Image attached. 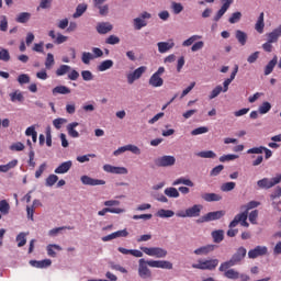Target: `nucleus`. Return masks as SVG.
I'll return each mask as SVG.
<instances>
[{"mask_svg":"<svg viewBox=\"0 0 281 281\" xmlns=\"http://www.w3.org/2000/svg\"><path fill=\"white\" fill-rule=\"evenodd\" d=\"M214 249H216V245L209 244V245L201 246L200 248L195 249L193 251V254H195V256H207L209 254H212V251H214Z\"/></svg>","mask_w":281,"mask_h":281,"instance_id":"nucleus-17","label":"nucleus"},{"mask_svg":"<svg viewBox=\"0 0 281 281\" xmlns=\"http://www.w3.org/2000/svg\"><path fill=\"white\" fill-rule=\"evenodd\" d=\"M188 186L189 188H194V182H192V180L190 179H186V178H179L177 179L172 186Z\"/></svg>","mask_w":281,"mask_h":281,"instance_id":"nucleus-39","label":"nucleus"},{"mask_svg":"<svg viewBox=\"0 0 281 281\" xmlns=\"http://www.w3.org/2000/svg\"><path fill=\"white\" fill-rule=\"evenodd\" d=\"M248 218L252 225H258V210L251 211Z\"/></svg>","mask_w":281,"mask_h":281,"instance_id":"nucleus-52","label":"nucleus"},{"mask_svg":"<svg viewBox=\"0 0 281 281\" xmlns=\"http://www.w3.org/2000/svg\"><path fill=\"white\" fill-rule=\"evenodd\" d=\"M10 98H11V102H23V100H25V98L23 97V93L18 91L10 93Z\"/></svg>","mask_w":281,"mask_h":281,"instance_id":"nucleus-46","label":"nucleus"},{"mask_svg":"<svg viewBox=\"0 0 281 281\" xmlns=\"http://www.w3.org/2000/svg\"><path fill=\"white\" fill-rule=\"evenodd\" d=\"M113 30V25L109 22H102L97 25V32L99 34H109Z\"/></svg>","mask_w":281,"mask_h":281,"instance_id":"nucleus-24","label":"nucleus"},{"mask_svg":"<svg viewBox=\"0 0 281 281\" xmlns=\"http://www.w3.org/2000/svg\"><path fill=\"white\" fill-rule=\"evenodd\" d=\"M71 166H74V162L71 160H67L65 162H61L56 169L55 175H67L68 170H71Z\"/></svg>","mask_w":281,"mask_h":281,"instance_id":"nucleus-18","label":"nucleus"},{"mask_svg":"<svg viewBox=\"0 0 281 281\" xmlns=\"http://www.w3.org/2000/svg\"><path fill=\"white\" fill-rule=\"evenodd\" d=\"M27 234L25 233H20L15 240L18 243V247H25L26 243H27V238H26Z\"/></svg>","mask_w":281,"mask_h":281,"instance_id":"nucleus-43","label":"nucleus"},{"mask_svg":"<svg viewBox=\"0 0 281 281\" xmlns=\"http://www.w3.org/2000/svg\"><path fill=\"white\" fill-rule=\"evenodd\" d=\"M10 150L21 153V150H25V145H23L21 142L14 143L10 146Z\"/></svg>","mask_w":281,"mask_h":281,"instance_id":"nucleus-58","label":"nucleus"},{"mask_svg":"<svg viewBox=\"0 0 281 281\" xmlns=\"http://www.w3.org/2000/svg\"><path fill=\"white\" fill-rule=\"evenodd\" d=\"M203 201H206V203H212L214 201H222L223 196L221 194L216 193H203L202 195Z\"/></svg>","mask_w":281,"mask_h":281,"instance_id":"nucleus-26","label":"nucleus"},{"mask_svg":"<svg viewBox=\"0 0 281 281\" xmlns=\"http://www.w3.org/2000/svg\"><path fill=\"white\" fill-rule=\"evenodd\" d=\"M166 74V68L164 66H160L156 72L151 75V77L148 80V85L150 87H154V89H157L159 87H164V76Z\"/></svg>","mask_w":281,"mask_h":281,"instance_id":"nucleus-5","label":"nucleus"},{"mask_svg":"<svg viewBox=\"0 0 281 281\" xmlns=\"http://www.w3.org/2000/svg\"><path fill=\"white\" fill-rule=\"evenodd\" d=\"M71 71V66L69 65H61L56 70V76H65L66 74H69Z\"/></svg>","mask_w":281,"mask_h":281,"instance_id":"nucleus-44","label":"nucleus"},{"mask_svg":"<svg viewBox=\"0 0 281 281\" xmlns=\"http://www.w3.org/2000/svg\"><path fill=\"white\" fill-rule=\"evenodd\" d=\"M140 251H143V254H146V256H151L154 258H166V256H168V250L161 247L142 246Z\"/></svg>","mask_w":281,"mask_h":281,"instance_id":"nucleus-7","label":"nucleus"},{"mask_svg":"<svg viewBox=\"0 0 281 281\" xmlns=\"http://www.w3.org/2000/svg\"><path fill=\"white\" fill-rule=\"evenodd\" d=\"M278 183H281V173H277L276 177L271 179L263 178L257 181V186L260 190H271V188L278 186Z\"/></svg>","mask_w":281,"mask_h":281,"instance_id":"nucleus-4","label":"nucleus"},{"mask_svg":"<svg viewBox=\"0 0 281 281\" xmlns=\"http://www.w3.org/2000/svg\"><path fill=\"white\" fill-rule=\"evenodd\" d=\"M199 38H201V36L199 35H192L191 37H189L188 40H186L182 45L183 47H190V45H192L195 41H199Z\"/></svg>","mask_w":281,"mask_h":281,"instance_id":"nucleus-60","label":"nucleus"},{"mask_svg":"<svg viewBox=\"0 0 281 281\" xmlns=\"http://www.w3.org/2000/svg\"><path fill=\"white\" fill-rule=\"evenodd\" d=\"M0 212L1 214L10 213V204L8 203V201L5 200L0 201Z\"/></svg>","mask_w":281,"mask_h":281,"instance_id":"nucleus-49","label":"nucleus"},{"mask_svg":"<svg viewBox=\"0 0 281 281\" xmlns=\"http://www.w3.org/2000/svg\"><path fill=\"white\" fill-rule=\"evenodd\" d=\"M225 278L228 280H238L240 278V272L236 271L235 269H226L224 271Z\"/></svg>","mask_w":281,"mask_h":281,"instance_id":"nucleus-32","label":"nucleus"},{"mask_svg":"<svg viewBox=\"0 0 281 281\" xmlns=\"http://www.w3.org/2000/svg\"><path fill=\"white\" fill-rule=\"evenodd\" d=\"M54 55L52 53H48L45 61L46 69H52V67H54Z\"/></svg>","mask_w":281,"mask_h":281,"instance_id":"nucleus-57","label":"nucleus"},{"mask_svg":"<svg viewBox=\"0 0 281 281\" xmlns=\"http://www.w3.org/2000/svg\"><path fill=\"white\" fill-rule=\"evenodd\" d=\"M68 93H71V89L67 86H57L53 89V95H68Z\"/></svg>","mask_w":281,"mask_h":281,"instance_id":"nucleus-30","label":"nucleus"},{"mask_svg":"<svg viewBox=\"0 0 281 281\" xmlns=\"http://www.w3.org/2000/svg\"><path fill=\"white\" fill-rule=\"evenodd\" d=\"M211 236H212L214 243H216V244L223 243V240L225 239V231H223V229L213 231L211 233Z\"/></svg>","mask_w":281,"mask_h":281,"instance_id":"nucleus-27","label":"nucleus"},{"mask_svg":"<svg viewBox=\"0 0 281 281\" xmlns=\"http://www.w3.org/2000/svg\"><path fill=\"white\" fill-rule=\"evenodd\" d=\"M229 5H232V0H223V5L214 16V21H221V18L229 10Z\"/></svg>","mask_w":281,"mask_h":281,"instance_id":"nucleus-21","label":"nucleus"},{"mask_svg":"<svg viewBox=\"0 0 281 281\" xmlns=\"http://www.w3.org/2000/svg\"><path fill=\"white\" fill-rule=\"evenodd\" d=\"M236 74H238V65H235V68L231 74V77L228 79H225V81L223 82V93H227V91H229V85H232V81L236 78Z\"/></svg>","mask_w":281,"mask_h":281,"instance_id":"nucleus-19","label":"nucleus"},{"mask_svg":"<svg viewBox=\"0 0 281 281\" xmlns=\"http://www.w3.org/2000/svg\"><path fill=\"white\" fill-rule=\"evenodd\" d=\"M165 194L170 199H179V190H177V188L175 187L165 189Z\"/></svg>","mask_w":281,"mask_h":281,"instance_id":"nucleus-38","label":"nucleus"},{"mask_svg":"<svg viewBox=\"0 0 281 281\" xmlns=\"http://www.w3.org/2000/svg\"><path fill=\"white\" fill-rule=\"evenodd\" d=\"M94 8H97L99 10V14L101 16H106V14H109V4L105 5H95Z\"/></svg>","mask_w":281,"mask_h":281,"instance_id":"nucleus-61","label":"nucleus"},{"mask_svg":"<svg viewBox=\"0 0 281 281\" xmlns=\"http://www.w3.org/2000/svg\"><path fill=\"white\" fill-rule=\"evenodd\" d=\"M93 58V54L87 52L82 53L81 60L85 65H89Z\"/></svg>","mask_w":281,"mask_h":281,"instance_id":"nucleus-53","label":"nucleus"},{"mask_svg":"<svg viewBox=\"0 0 281 281\" xmlns=\"http://www.w3.org/2000/svg\"><path fill=\"white\" fill-rule=\"evenodd\" d=\"M281 196V187H277L274 191L270 194L271 201H276V199H280Z\"/></svg>","mask_w":281,"mask_h":281,"instance_id":"nucleus-64","label":"nucleus"},{"mask_svg":"<svg viewBox=\"0 0 281 281\" xmlns=\"http://www.w3.org/2000/svg\"><path fill=\"white\" fill-rule=\"evenodd\" d=\"M276 65H278V55H274L273 58L266 66L265 76H269V74H272Z\"/></svg>","mask_w":281,"mask_h":281,"instance_id":"nucleus-31","label":"nucleus"},{"mask_svg":"<svg viewBox=\"0 0 281 281\" xmlns=\"http://www.w3.org/2000/svg\"><path fill=\"white\" fill-rule=\"evenodd\" d=\"M32 19V13L30 12H21L16 15L15 21L16 23H27Z\"/></svg>","mask_w":281,"mask_h":281,"instance_id":"nucleus-34","label":"nucleus"},{"mask_svg":"<svg viewBox=\"0 0 281 281\" xmlns=\"http://www.w3.org/2000/svg\"><path fill=\"white\" fill-rule=\"evenodd\" d=\"M77 126H79L78 122H72L67 125V132L70 137H74V138L80 137V133H78V131H76Z\"/></svg>","mask_w":281,"mask_h":281,"instance_id":"nucleus-29","label":"nucleus"},{"mask_svg":"<svg viewBox=\"0 0 281 281\" xmlns=\"http://www.w3.org/2000/svg\"><path fill=\"white\" fill-rule=\"evenodd\" d=\"M81 183L83 186H105L106 181L100 179H93L89 176H81Z\"/></svg>","mask_w":281,"mask_h":281,"instance_id":"nucleus-16","label":"nucleus"},{"mask_svg":"<svg viewBox=\"0 0 281 281\" xmlns=\"http://www.w3.org/2000/svg\"><path fill=\"white\" fill-rule=\"evenodd\" d=\"M218 267V259H199L198 263H193V269H200L201 271H214Z\"/></svg>","mask_w":281,"mask_h":281,"instance_id":"nucleus-3","label":"nucleus"},{"mask_svg":"<svg viewBox=\"0 0 281 281\" xmlns=\"http://www.w3.org/2000/svg\"><path fill=\"white\" fill-rule=\"evenodd\" d=\"M223 91V87L222 86H217L215 87L210 95H209V100H214V98H218V95H221V92Z\"/></svg>","mask_w":281,"mask_h":281,"instance_id":"nucleus-48","label":"nucleus"},{"mask_svg":"<svg viewBox=\"0 0 281 281\" xmlns=\"http://www.w3.org/2000/svg\"><path fill=\"white\" fill-rule=\"evenodd\" d=\"M111 67H113V60L106 59L98 66V71H106L108 69H111Z\"/></svg>","mask_w":281,"mask_h":281,"instance_id":"nucleus-41","label":"nucleus"},{"mask_svg":"<svg viewBox=\"0 0 281 281\" xmlns=\"http://www.w3.org/2000/svg\"><path fill=\"white\" fill-rule=\"evenodd\" d=\"M57 181H58V176H56V175H49V176L46 178V186H47L48 188H52V186H55Z\"/></svg>","mask_w":281,"mask_h":281,"instance_id":"nucleus-51","label":"nucleus"},{"mask_svg":"<svg viewBox=\"0 0 281 281\" xmlns=\"http://www.w3.org/2000/svg\"><path fill=\"white\" fill-rule=\"evenodd\" d=\"M240 223L241 227H249V223H247V212H243L237 214L234 220L229 223L228 227L232 229L236 227Z\"/></svg>","mask_w":281,"mask_h":281,"instance_id":"nucleus-11","label":"nucleus"},{"mask_svg":"<svg viewBox=\"0 0 281 281\" xmlns=\"http://www.w3.org/2000/svg\"><path fill=\"white\" fill-rule=\"evenodd\" d=\"M81 77L82 80H85L86 82L93 80V74L90 70H82Z\"/></svg>","mask_w":281,"mask_h":281,"instance_id":"nucleus-62","label":"nucleus"},{"mask_svg":"<svg viewBox=\"0 0 281 281\" xmlns=\"http://www.w3.org/2000/svg\"><path fill=\"white\" fill-rule=\"evenodd\" d=\"M267 254H269V248H267V246H256L248 251V258L256 260L259 256H267Z\"/></svg>","mask_w":281,"mask_h":281,"instance_id":"nucleus-13","label":"nucleus"},{"mask_svg":"<svg viewBox=\"0 0 281 281\" xmlns=\"http://www.w3.org/2000/svg\"><path fill=\"white\" fill-rule=\"evenodd\" d=\"M146 69H148L146 66H140L136 68L133 72H130L126 75L127 82L130 85H133L135 80H139L144 74H146Z\"/></svg>","mask_w":281,"mask_h":281,"instance_id":"nucleus-10","label":"nucleus"},{"mask_svg":"<svg viewBox=\"0 0 281 281\" xmlns=\"http://www.w3.org/2000/svg\"><path fill=\"white\" fill-rule=\"evenodd\" d=\"M271 111V103L269 101H265L260 106H259V113L261 115H265Z\"/></svg>","mask_w":281,"mask_h":281,"instance_id":"nucleus-45","label":"nucleus"},{"mask_svg":"<svg viewBox=\"0 0 281 281\" xmlns=\"http://www.w3.org/2000/svg\"><path fill=\"white\" fill-rule=\"evenodd\" d=\"M19 164V160L14 159L8 162L7 165H0V172H9L12 168Z\"/></svg>","mask_w":281,"mask_h":281,"instance_id":"nucleus-36","label":"nucleus"},{"mask_svg":"<svg viewBox=\"0 0 281 281\" xmlns=\"http://www.w3.org/2000/svg\"><path fill=\"white\" fill-rule=\"evenodd\" d=\"M87 4L86 3H80L76 8V12L74 13V19H80L85 12H87Z\"/></svg>","mask_w":281,"mask_h":281,"instance_id":"nucleus-35","label":"nucleus"},{"mask_svg":"<svg viewBox=\"0 0 281 281\" xmlns=\"http://www.w3.org/2000/svg\"><path fill=\"white\" fill-rule=\"evenodd\" d=\"M235 36L240 45H247V33L237 30L235 33Z\"/></svg>","mask_w":281,"mask_h":281,"instance_id":"nucleus-37","label":"nucleus"},{"mask_svg":"<svg viewBox=\"0 0 281 281\" xmlns=\"http://www.w3.org/2000/svg\"><path fill=\"white\" fill-rule=\"evenodd\" d=\"M198 157H201L202 159H214L216 158V153L212 150H206V151H199L196 154Z\"/></svg>","mask_w":281,"mask_h":281,"instance_id":"nucleus-42","label":"nucleus"},{"mask_svg":"<svg viewBox=\"0 0 281 281\" xmlns=\"http://www.w3.org/2000/svg\"><path fill=\"white\" fill-rule=\"evenodd\" d=\"M171 8L173 10V14H181V12H183V4L179 2H172Z\"/></svg>","mask_w":281,"mask_h":281,"instance_id":"nucleus-54","label":"nucleus"},{"mask_svg":"<svg viewBox=\"0 0 281 281\" xmlns=\"http://www.w3.org/2000/svg\"><path fill=\"white\" fill-rule=\"evenodd\" d=\"M156 216H158L159 218H172V216H175V213L172 210L160 209L156 213Z\"/></svg>","mask_w":281,"mask_h":281,"instance_id":"nucleus-33","label":"nucleus"},{"mask_svg":"<svg viewBox=\"0 0 281 281\" xmlns=\"http://www.w3.org/2000/svg\"><path fill=\"white\" fill-rule=\"evenodd\" d=\"M225 216V211H214L209 212L205 215H203L198 223H210L212 221H221Z\"/></svg>","mask_w":281,"mask_h":281,"instance_id":"nucleus-8","label":"nucleus"},{"mask_svg":"<svg viewBox=\"0 0 281 281\" xmlns=\"http://www.w3.org/2000/svg\"><path fill=\"white\" fill-rule=\"evenodd\" d=\"M266 36L269 43H277L281 36V24Z\"/></svg>","mask_w":281,"mask_h":281,"instance_id":"nucleus-22","label":"nucleus"},{"mask_svg":"<svg viewBox=\"0 0 281 281\" xmlns=\"http://www.w3.org/2000/svg\"><path fill=\"white\" fill-rule=\"evenodd\" d=\"M177 159L175 156H162L159 158H156L154 160L155 166L158 168H168L169 166H175Z\"/></svg>","mask_w":281,"mask_h":281,"instance_id":"nucleus-9","label":"nucleus"},{"mask_svg":"<svg viewBox=\"0 0 281 281\" xmlns=\"http://www.w3.org/2000/svg\"><path fill=\"white\" fill-rule=\"evenodd\" d=\"M236 188V182H226L221 186L222 192H232Z\"/></svg>","mask_w":281,"mask_h":281,"instance_id":"nucleus-47","label":"nucleus"},{"mask_svg":"<svg viewBox=\"0 0 281 281\" xmlns=\"http://www.w3.org/2000/svg\"><path fill=\"white\" fill-rule=\"evenodd\" d=\"M122 214L124 212L123 209H117V207H104L103 210L98 212V216H105L108 214Z\"/></svg>","mask_w":281,"mask_h":281,"instance_id":"nucleus-28","label":"nucleus"},{"mask_svg":"<svg viewBox=\"0 0 281 281\" xmlns=\"http://www.w3.org/2000/svg\"><path fill=\"white\" fill-rule=\"evenodd\" d=\"M157 45L159 54H166V52H170L175 47V42L169 40L168 42H159Z\"/></svg>","mask_w":281,"mask_h":281,"instance_id":"nucleus-20","label":"nucleus"},{"mask_svg":"<svg viewBox=\"0 0 281 281\" xmlns=\"http://www.w3.org/2000/svg\"><path fill=\"white\" fill-rule=\"evenodd\" d=\"M148 267L153 269H172V262L166 260H138V276L142 280H150L153 278V271L149 270Z\"/></svg>","mask_w":281,"mask_h":281,"instance_id":"nucleus-1","label":"nucleus"},{"mask_svg":"<svg viewBox=\"0 0 281 281\" xmlns=\"http://www.w3.org/2000/svg\"><path fill=\"white\" fill-rule=\"evenodd\" d=\"M18 82L20 85H27L30 83V75L26 74H22L18 77Z\"/></svg>","mask_w":281,"mask_h":281,"instance_id":"nucleus-63","label":"nucleus"},{"mask_svg":"<svg viewBox=\"0 0 281 281\" xmlns=\"http://www.w3.org/2000/svg\"><path fill=\"white\" fill-rule=\"evenodd\" d=\"M201 210H203V205L195 204L187 209L186 212H178L176 216L179 218H196L198 216H201Z\"/></svg>","mask_w":281,"mask_h":281,"instance_id":"nucleus-6","label":"nucleus"},{"mask_svg":"<svg viewBox=\"0 0 281 281\" xmlns=\"http://www.w3.org/2000/svg\"><path fill=\"white\" fill-rule=\"evenodd\" d=\"M255 30L258 34H262L265 32V12H261L258 16V20L255 24Z\"/></svg>","mask_w":281,"mask_h":281,"instance_id":"nucleus-25","label":"nucleus"},{"mask_svg":"<svg viewBox=\"0 0 281 281\" xmlns=\"http://www.w3.org/2000/svg\"><path fill=\"white\" fill-rule=\"evenodd\" d=\"M54 249H57V251H63V248L59 245L50 244L47 246V255L50 256V258H56V251Z\"/></svg>","mask_w":281,"mask_h":281,"instance_id":"nucleus-40","label":"nucleus"},{"mask_svg":"<svg viewBox=\"0 0 281 281\" xmlns=\"http://www.w3.org/2000/svg\"><path fill=\"white\" fill-rule=\"evenodd\" d=\"M234 159H238V155L228 154L220 157L222 164H225V161H234Z\"/></svg>","mask_w":281,"mask_h":281,"instance_id":"nucleus-50","label":"nucleus"},{"mask_svg":"<svg viewBox=\"0 0 281 281\" xmlns=\"http://www.w3.org/2000/svg\"><path fill=\"white\" fill-rule=\"evenodd\" d=\"M210 128L205 127V126H201V127H198L195 130H193L191 132V135L193 136H196V135H203L205 133H209Z\"/></svg>","mask_w":281,"mask_h":281,"instance_id":"nucleus-59","label":"nucleus"},{"mask_svg":"<svg viewBox=\"0 0 281 281\" xmlns=\"http://www.w3.org/2000/svg\"><path fill=\"white\" fill-rule=\"evenodd\" d=\"M103 170L110 175H128V169L125 167H115L113 165H104Z\"/></svg>","mask_w":281,"mask_h":281,"instance_id":"nucleus-15","label":"nucleus"},{"mask_svg":"<svg viewBox=\"0 0 281 281\" xmlns=\"http://www.w3.org/2000/svg\"><path fill=\"white\" fill-rule=\"evenodd\" d=\"M151 14L144 11L143 13H140L139 18L134 19L133 23H134V29L135 30H142V27H146V25H148V22H146V19H151Z\"/></svg>","mask_w":281,"mask_h":281,"instance_id":"nucleus-12","label":"nucleus"},{"mask_svg":"<svg viewBox=\"0 0 281 281\" xmlns=\"http://www.w3.org/2000/svg\"><path fill=\"white\" fill-rule=\"evenodd\" d=\"M240 19H243V13L237 11L231 15V18L228 19V22L232 24L238 23V21H240Z\"/></svg>","mask_w":281,"mask_h":281,"instance_id":"nucleus-56","label":"nucleus"},{"mask_svg":"<svg viewBox=\"0 0 281 281\" xmlns=\"http://www.w3.org/2000/svg\"><path fill=\"white\" fill-rule=\"evenodd\" d=\"M246 256H247V248L239 247L228 261H224L221 263L218 271H227V269H232V267H236V265H240V262L245 260Z\"/></svg>","mask_w":281,"mask_h":281,"instance_id":"nucleus-2","label":"nucleus"},{"mask_svg":"<svg viewBox=\"0 0 281 281\" xmlns=\"http://www.w3.org/2000/svg\"><path fill=\"white\" fill-rule=\"evenodd\" d=\"M0 60L8 63L10 60V52L5 48H0Z\"/></svg>","mask_w":281,"mask_h":281,"instance_id":"nucleus-55","label":"nucleus"},{"mask_svg":"<svg viewBox=\"0 0 281 281\" xmlns=\"http://www.w3.org/2000/svg\"><path fill=\"white\" fill-rule=\"evenodd\" d=\"M30 265L31 267H35L36 269H45L47 267H52V260L49 259H44L41 261L31 260Z\"/></svg>","mask_w":281,"mask_h":281,"instance_id":"nucleus-23","label":"nucleus"},{"mask_svg":"<svg viewBox=\"0 0 281 281\" xmlns=\"http://www.w3.org/2000/svg\"><path fill=\"white\" fill-rule=\"evenodd\" d=\"M126 237H128V231L125 228V229L116 231L108 236H103L101 240L103 243H109L110 240H115V238H126Z\"/></svg>","mask_w":281,"mask_h":281,"instance_id":"nucleus-14","label":"nucleus"}]
</instances>
